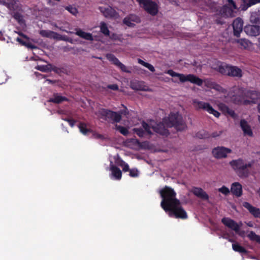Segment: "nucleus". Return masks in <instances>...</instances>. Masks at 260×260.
Returning <instances> with one entry per match:
<instances>
[{"label": "nucleus", "mask_w": 260, "mask_h": 260, "mask_svg": "<svg viewBox=\"0 0 260 260\" xmlns=\"http://www.w3.org/2000/svg\"><path fill=\"white\" fill-rule=\"evenodd\" d=\"M142 126L145 131L139 128L133 129L134 132L140 137H143L146 133L152 134L153 132L167 136L169 133L167 127L174 126L178 131L184 130L186 127L181 115L178 112L171 113L162 123H157L154 121H150L148 123L143 122Z\"/></svg>", "instance_id": "obj_1"}, {"label": "nucleus", "mask_w": 260, "mask_h": 260, "mask_svg": "<svg viewBox=\"0 0 260 260\" xmlns=\"http://www.w3.org/2000/svg\"><path fill=\"white\" fill-rule=\"evenodd\" d=\"M159 193L162 198L160 206L170 217L181 219L187 218V213L180 201L176 198V193L173 189L166 186L160 189Z\"/></svg>", "instance_id": "obj_2"}, {"label": "nucleus", "mask_w": 260, "mask_h": 260, "mask_svg": "<svg viewBox=\"0 0 260 260\" xmlns=\"http://www.w3.org/2000/svg\"><path fill=\"white\" fill-rule=\"evenodd\" d=\"M234 92H236V94H233L232 92L229 94V96L231 100L227 99L225 101L228 102L230 101L238 104L248 105L251 103H255L260 101V93L255 91H251L247 92L245 96L241 95V90L237 88L233 89Z\"/></svg>", "instance_id": "obj_3"}, {"label": "nucleus", "mask_w": 260, "mask_h": 260, "mask_svg": "<svg viewBox=\"0 0 260 260\" xmlns=\"http://www.w3.org/2000/svg\"><path fill=\"white\" fill-rule=\"evenodd\" d=\"M211 9L217 17L228 18L235 16L237 7L233 0H227V3L223 7H220L217 4H213Z\"/></svg>", "instance_id": "obj_4"}, {"label": "nucleus", "mask_w": 260, "mask_h": 260, "mask_svg": "<svg viewBox=\"0 0 260 260\" xmlns=\"http://www.w3.org/2000/svg\"><path fill=\"white\" fill-rule=\"evenodd\" d=\"M230 165L239 176H245L248 174V169L252 167L253 162H245L242 159H238L232 160L230 162Z\"/></svg>", "instance_id": "obj_5"}, {"label": "nucleus", "mask_w": 260, "mask_h": 260, "mask_svg": "<svg viewBox=\"0 0 260 260\" xmlns=\"http://www.w3.org/2000/svg\"><path fill=\"white\" fill-rule=\"evenodd\" d=\"M166 73L172 77L178 78L181 82L188 81L199 86L202 85L203 83L202 80L192 74L184 75L179 74L175 72L172 70L167 71Z\"/></svg>", "instance_id": "obj_6"}, {"label": "nucleus", "mask_w": 260, "mask_h": 260, "mask_svg": "<svg viewBox=\"0 0 260 260\" xmlns=\"http://www.w3.org/2000/svg\"><path fill=\"white\" fill-rule=\"evenodd\" d=\"M140 7L149 14L154 16L158 12V7L156 3L151 0H136Z\"/></svg>", "instance_id": "obj_7"}, {"label": "nucleus", "mask_w": 260, "mask_h": 260, "mask_svg": "<svg viewBox=\"0 0 260 260\" xmlns=\"http://www.w3.org/2000/svg\"><path fill=\"white\" fill-rule=\"evenodd\" d=\"M218 71L222 74L233 77H241L242 75L240 69L224 63H222L219 66Z\"/></svg>", "instance_id": "obj_8"}, {"label": "nucleus", "mask_w": 260, "mask_h": 260, "mask_svg": "<svg viewBox=\"0 0 260 260\" xmlns=\"http://www.w3.org/2000/svg\"><path fill=\"white\" fill-rule=\"evenodd\" d=\"M192 104L194 107L198 110L202 109L209 114H212L215 117H219L220 114L216 110H215L212 106L208 103L199 101L197 100H193Z\"/></svg>", "instance_id": "obj_9"}, {"label": "nucleus", "mask_w": 260, "mask_h": 260, "mask_svg": "<svg viewBox=\"0 0 260 260\" xmlns=\"http://www.w3.org/2000/svg\"><path fill=\"white\" fill-rule=\"evenodd\" d=\"M96 115L100 118L104 119H111L115 122H119L121 119V116L116 112H114L106 109H101Z\"/></svg>", "instance_id": "obj_10"}, {"label": "nucleus", "mask_w": 260, "mask_h": 260, "mask_svg": "<svg viewBox=\"0 0 260 260\" xmlns=\"http://www.w3.org/2000/svg\"><path fill=\"white\" fill-rule=\"evenodd\" d=\"M231 152V149L223 146L216 147L212 151L213 156L217 159L226 158L228 155Z\"/></svg>", "instance_id": "obj_11"}, {"label": "nucleus", "mask_w": 260, "mask_h": 260, "mask_svg": "<svg viewBox=\"0 0 260 260\" xmlns=\"http://www.w3.org/2000/svg\"><path fill=\"white\" fill-rule=\"evenodd\" d=\"M222 222L228 228L234 231L239 235H242L240 232H239V230L242 225L241 222L237 223L234 220L229 218L224 217L222 219Z\"/></svg>", "instance_id": "obj_12"}, {"label": "nucleus", "mask_w": 260, "mask_h": 260, "mask_svg": "<svg viewBox=\"0 0 260 260\" xmlns=\"http://www.w3.org/2000/svg\"><path fill=\"white\" fill-rule=\"evenodd\" d=\"M244 30L247 35L256 37L260 34V23L247 25L245 26Z\"/></svg>", "instance_id": "obj_13"}, {"label": "nucleus", "mask_w": 260, "mask_h": 260, "mask_svg": "<svg viewBox=\"0 0 260 260\" xmlns=\"http://www.w3.org/2000/svg\"><path fill=\"white\" fill-rule=\"evenodd\" d=\"M242 205L255 218H260V209L259 208L253 206L247 202H243Z\"/></svg>", "instance_id": "obj_14"}, {"label": "nucleus", "mask_w": 260, "mask_h": 260, "mask_svg": "<svg viewBox=\"0 0 260 260\" xmlns=\"http://www.w3.org/2000/svg\"><path fill=\"white\" fill-rule=\"evenodd\" d=\"M240 124L245 137H253V132L251 128L246 120L244 119L241 120Z\"/></svg>", "instance_id": "obj_15"}, {"label": "nucleus", "mask_w": 260, "mask_h": 260, "mask_svg": "<svg viewBox=\"0 0 260 260\" xmlns=\"http://www.w3.org/2000/svg\"><path fill=\"white\" fill-rule=\"evenodd\" d=\"M99 9L107 18L116 17L117 15L116 11L111 7H100Z\"/></svg>", "instance_id": "obj_16"}, {"label": "nucleus", "mask_w": 260, "mask_h": 260, "mask_svg": "<svg viewBox=\"0 0 260 260\" xmlns=\"http://www.w3.org/2000/svg\"><path fill=\"white\" fill-rule=\"evenodd\" d=\"M79 128L81 133H82L83 135H87L88 133L91 132L92 134V136L95 139H103V136L100 134H98L95 132H92L90 129L87 128L86 124L83 123H81L79 126Z\"/></svg>", "instance_id": "obj_17"}, {"label": "nucleus", "mask_w": 260, "mask_h": 260, "mask_svg": "<svg viewBox=\"0 0 260 260\" xmlns=\"http://www.w3.org/2000/svg\"><path fill=\"white\" fill-rule=\"evenodd\" d=\"M243 22L240 18H236L233 23V27L234 35L239 36L240 32L243 30Z\"/></svg>", "instance_id": "obj_18"}, {"label": "nucleus", "mask_w": 260, "mask_h": 260, "mask_svg": "<svg viewBox=\"0 0 260 260\" xmlns=\"http://www.w3.org/2000/svg\"><path fill=\"white\" fill-rule=\"evenodd\" d=\"M110 171L111 172V177L116 180H120L121 178L122 172L121 170L115 166L112 161L110 164Z\"/></svg>", "instance_id": "obj_19"}, {"label": "nucleus", "mask_w": 260, "mask_h": 260, "mask_svg": "<svg viewBox=\"0 0 260 260\" xmlns=\"http://www.w3.org/2000/svg\"><path fill=\"white\" fill-rule=\"evenodd\" d=\"M140 22L139 17L135 15H130L123 19V23L128 26H133L135 23Z\"/></svg>", "instance_id": "obj_20"}, {"label": "nucleus", "mask_w": 260, "mask_h": 260, "mask_svg": "<svg viewBox=\"0 0 260 260\" xmlns=\"http://www.w3.org/2000/svg\"><path fill=\"white\" fill-rule=\"evenodd\" d=\"M231 191L235 196L240 197L242 193V185L238 182H234L231 185Z\"/></svg>", "instance_id": "obj_21"}, {"label": "nucleus", "mask_w": 260, "mask_h": 260, "mask_svg": "<svg viewBox=\"0 0 260 260\" xmlns=\"http://www.w3.org/2000/svg\"><path fill=\"white\" fill-rule=\"evenodd\" d=\"M193 193L199 198L203 200H208V194L201 188L194 187L192 189Z\"/></svg>", "instance_id": "obj_22"}, {"label": "nucleus", "mask_w": 260, "mask_h": 260, "mask_svg": "<svg viewBox=\"0 0 260 260\" xmlns=\"http://www.w3.org/2000/svg\"><path fill=\"white\" fill-rule=\"evenodd\" d=\"M217 105L219 109L221 110L223 113L227 114L233 117H235L236 116V114L234 111L233 110L229 109L224 104L219 103Z\"/></svg>", "instance_id": "obj_23"}, {"label": "nucleus", "mask_w": 260, "mask_h": 260, "mask_svg": "<svg viewBox=\"0 0 260 260\" xmlns=\"http://www.w3.org/2000/svg\"><path fill=\"white\" fill-rule=\"evenodd\" d=\"M40 34L43 37H47L49 38L54 39H58L60 38L58 34L51 30H43L40 31Z\"/></svg>", "instance_id": "obj_24"}, {"label": "nucleus", "mask_w": 260, "mask_h": 260, "mask_svg": "<svg viewBox=\"0 0 260 260\" xmlns=\"http://www.w3.org/2000/svg\"><path fill=\"white\" fill-rule=\"evenodd\" d=\"M132 88L137 90L149 91L152 90L142 82H137L133 85Z\"/></svg>", "instance_id": "obj_25"}, {"label": "nucleus", "mask_w": 260, "mask_h": 260, "mask_svg": "<svg viewBox=\"0 0 260 260\" xmlns=\"http://www.w3.org/2000/svg\"><path fill=\"white\" fill-rule=\"evenodd\" d=\"M76 34L80 37L88 41H92L93 38L90 33L85 32L81 29L76 31Z\"/></svg>", "instance_id": "obj_26"}, {"label": "nucleus", "mask_w": 260, "mask_h": 260, "mask_svg": "<svg viewBox=\"0 0 260 260\" xmlns=\"http://www.w3.org/2000/svg\"><path fill=\"white\" fill-rule=\"evenodd\" d=\"M250 22L251 24L260 23V13L259 12H254L251 13L250 17Z\"/></svg>", "instance_id": "obj_27"}, {"label": "nucleus", "mask_w": 260, "mask_h": 260, "mask_svg": "<svg viewBox=\"0 0 260 260\" xmlns=\"http://www.w3.org/2000/svg\"><path fill=\"white\" fill-rule=\"evenodd\" d=\"M239 46L242 48L247 49L251 46V43L248 40L245 39H239L236 41Z\"/></svg>", "instance_id": "obj_28"}, {"label": "nucleus", "mask_w": 260, "mask_h": 260, "mask_svg": "<svg viewBox=\"0 0 260 260\" xmlns=\"http://www.w3.org/2000/svg\"><path fill=\"white\" fill-rule=\"evenodd\" d=\"M131 126H126V127H123L122 126L118 125L116 124L115 126V128L116 130L118 131L121 134L124 136H127L129 132L128 129L130 128Z\"/></svg>", "instance_id": "obj_29"}, {"label": "nucleus", "mask_w": 260, "mask_h": 260, "mask_svg": "<svg viewBox=\"0 0 260 260\" xmlns=\"http://www.w3.org/2000/svg\"><path fill=\"white\" fill-rule=\"evenodd\" d=\"M67 99L65 97L62 96L58 94H54L53 97L51 98L49 101L55 103H60Z\"/></svg>", "instance_id": "obj_30"}, {"label": "nucleus", "mask_w": 260, "mask_h": 260, "mask_svg": "<svg viewBox=\"0 0 260 260\" xmlns=\"http://www.w3.org/2000/svg\"><path fill=\"white\" fill-rule=\"evenodd\" d=\"M138 62L139 63L142 64V66L148 69L150 71L152 72H154L155 71V69L154 67L151 64L146 62L140 58L138 59Z\"/></svg>", "instance_id": "obj_31"}, {"label": "nucleus", "mask_w": 260, "mask_h": 260, "mask_svg": "<svg viewBox=\"0 0 260 260\" xmlns=\"http://www.w3.org/2000/svg\"><path fill=\"white\" fill-rule=\"evenodd\" d=\"M100 29H101V31L103 34H104L105 35H106V36L109 35V30L108 29L107 24L105 22H102L101 23Z\"/></svg>", "instance_id": "obj_32"}, {"label": "nucleus", "mask_w": 260, "mask_h": 260, "mask_svg": "<svg viewBox=\"0 0 260 260\" xmlns=\"http://www.w3.org/2000/svg\"><path fill=\"white\" fill-rule=\"evenodd\" d=\"M232 248L234 251L240 253H245L246 252V250L238 243H233L232 244Z\"/></svg>", "instance_id": "obj_33"}, {"label": "nucleus", "mask_w": 260, "mask_h": 260, "mask_svg": "<svg viewBox=\"0 0 260 260\" xmlns=\"http://www.w3.org/2000/svg\"><path fill=\"white\" fill-rule=\"evenodd\" d=\"M247 236L251 240L255 241L257 242H260V236L258 235H257L255 233H254L253 232H250L247 235Z\"/></svg>", "instance_id": "obj_34"}, {"label": "nucleus", "mask_w": 260, "mask_h": 260, "mask_svg": "<svg viewBox=\"0 0 260 260\" xmlns=\"http://www.w3.org/2000/svg\"><path fill=\"white\" fill-rule=\"evenodd\" d=\"M107 58L112 62L114 64L115 66L118 63V62L119 61L118 58H117L114 55L111 54H108L106 55Z\"/></svg>", "instance_id": "obj_35"}, {"label": "nucleus", "mask_w": 260, "mask_h": 260, "mask_svg": "<svg viewBox=\"0 0 260 260\" xmlns=\"http://www.w3.org/2000/svg\"><path fill=\"white\" fill-rule=\"evenodd\" d=\"M118 67L122 72L130 73L131 72L128 68L123 63H122L120 61L118 62V63L116 65Z\"/></svg>", "instance_id": "obj_36"}, {"label": "nucleus", "mask_w": 260, "mask_h": 260, "mask_svg": "<svg viewBox=\"0 0 260 260\" xmlns=\"http://www.w3.org/2000/svg\"><path fill=\"white\" fill-rule=\"evenodd\" d=\"M243 1L244 3L247 6V7L256 3H260V0H243Z\"/></svg>", "instance_id": "obj_37"}, {"label": "nucleus", "mask_w": 260, "mask_h": 260, "mask_svg": "<svg viewBox=\"0 0 260 260\" xmlns=\"http://www.w3.org/2000/svg\"><path fill=\"white\" fill-rule=\"evenodd\" d=\"M218 191L224 195H227L230 192L229 188L225 186H222L221 188H219Z\"/></svg>", "instance_id": "obj_38"}, {"label": "nucleus", "mask_w": 260, "mask_h": 260, "mask_svg": "<svg viewBox=\"0 0 260 260\" xmlns=\"http://www.w3.org/2000/svg\"><path fill=\"white\" fill-rule=\"evenodd\" d=\"M66 9L74 15H76L78 13V10L75 7L72 6H68L66 8Z\"/></svg>", "instance_id": "obj_39"}, {"label": "nucleus", "mask_w": 260, "mask_h": 260, "mask_svg": "<svg viewBox=\"0 0 260 260\" xmlns=\"http://www.w3.org/2000/svg\"><path fill=\"white\" fill-rule=\"evenodd\" d=\"M129 175L132 177H137L138 175V171L137 170H131L129 171Z\"/></svg>", "instance_id": "obj_40"}, {"label": "nucleus", "mask_w": 260, "mask_h": 260, "mask_svg": "<svg viewBox=\"0 0 260 260\" xmlns=\"http://www.w3.org/2000/svg\"><path fill=\"white\" fill-rule=\"evenodd\" d=\"M117 157H118V156ZM116 163L117 165L120 166L122 168H123V167L124 166V165L122 164V163L125 164L124 161L119 158H117V159L116 160Z\"/></svg>", "instance_id": "obj_41"}, {"label": "nucleus", "mask_w": 260, "mask_h": 260, "mask_svg": "<svg viewBox=\"0 0 260 260\" xmlns=\"http://www.w3.org/2000/svg\"><path fill=\"white\" fill-rule=\"evenodd\" d=\"M36 69L43 72H46L48 70L47 67L44 66H38Z\"/></svg>", "instance_id": "obj_42"}, {"label": "nucleus", "mask_w": 260, "mask_h": 260, "mask_svg": "<svg viewBox=\"0 0 260 260\" xmlns=\"http://www.w3.org/2000/svg\"><path fill=\"white\" fill-rule=\"evenodd\" d=\"M212 87H213V88H214L218 91H221V92L223 91V89H222V88L218 85L214 84L212 85Z\"/></svg>", "instance_id": "obj_43"}, {"label": "nucleus", "mask_w": 260, "mask_h": 260, "mask_svg": "<svg viewBox=\"0 0 260 260\" xmlns=\"http://www.w3.org/2000/svg\"><path fill=\"white\" fill-rule=\"evenodd\" d=\"M107 87L109 89H112L113 90H117L118 89V87L116 84L109 85L107 86Z\"/></svg>", "instance_id": "obj_44"}, {"label": "nucleus", "mask_w": 260, "mask_h": 260, "mask_svg": "<svg viewBox=\"0 0 260 260\" xmlns=\"http://www.w3.org/2000/svg\"><path fill=\"white\" fill-rule=\"evenodd\" d=\"M122 164L124 165V166L122 168V170L124 172L128 171L129 170V166H128V164L126 163H125V164L123 163Z\"/></svg>", "instance_id": "obj_45"}, {"label": "nucleus", "mask_w": 260, "mask_h": 260, "mask_svg": "<svg viewBox=\"0 0 260 260\" xmlns=\"http://www.w3.org/2000/svg\"><path fill=\"white\" fill-rule=\"evenodd\" d=\"M122 164L124 165V166L122 168V170L124 172L128 171L129 170V166H128V164L126 163H125V164L123 163Z\"/></svg>", "instance_id": "obj_46"}, {"label": "nucleus", "mask_w": 260, "mask_h": 260, "mask_svg": "<svg viewBox=\"0 0 260 260\" xmlns=\"http://www.w3.org/2000/svg\"><path fill=\"white\" fill-rule=\"evenodd\" d=\"M111 39L114 40H120V38L116 35L113 34L110 37Z\"/></svg>", "instance_id": "obj_47"}, {"label": "nucleus", "mask_w": 260, "mask_h": 260, "mask_svg": "<svg viewBox=\"0 0 260 260\" xmlns=\"http://www.w3.org/2000/svg\"><path fill=\"white\" fill-rule=\"evenodd\" d=\"M24 46H26L27 48H35L36 47L32 45L31 43L28 42H25V45Z\"/></svg>", "instance_id": "obj_48"}, {"label": "nucleus", "mask_w": 260, "mask_h": 260, "mask_svg": "<svg viewBox=\"0 0 260 260\" xmlns=\"http://www.w3.org/2000/svg\"><path fill=\"white\" fill-rule=\"evenodd\" d=\"M16 41L17 42H18L19 43H20L21 44H22V45H25L26 42L24 41L21 38H17Z\"/></svg>", "instance_id": "obj_49"}, {"label": "nucleus", "mask_w": 260, "mask_h": 260, "mask_svg": "<svg viewBox=\"0 0 260 260\" xmlns=\"http://www.w3.org/2000/svg\"><path fill=\"white\" fill-rule=\"evenodd\" d=\"M220 132L219 133H217V132H215V133H213L212 134V137H218L220 135Z\"/></svg>", "instance_id": "obj_50"}, {"label": "nucleus", "mask_w": 260, "mask_h": 260, "mask_svg": "<svg viewBox=\"0 0 260 260\" xmlns=\"http://www.w3.org/2000/svg\"><path fill=\"white\" fill-rule=\"evenodd\" d=\"M69 123V124L71 125V126L73 127L74 125V122L71 120H67Z\"/></svg>", "instance_id": "obj_51"}, {"label": "nucleus", "mask_w": 260, "mask_h": 260, "mask_svg": "<svg viewBox=\"0 0 260 260\" xmlns=\"http://www.w3.org/2000/svg\"><path fill=\"white\" fill-rule=\"evenodd\" d=\"M246 224L250 227H253V223L251 221H249L248 222H246Z\"/></svg>", "instance_id": "obj_52"}, {"label": "nucleus", "mask_w": 260, "mask_h": 260, "mask_svg": "<svg viewBox=\"0 0 260 260\" xmlns=\"http://www.w3.org/2000/svg\"><path fill=\"white\" fill-rule=\"evenodd\" d=\"M19 35H20L22 37H23L24 39H26V40H28V38L24 35L18 33Z\"/></svg>", "instance_id": "obj_53"}, {"label": "nucleus", "mask_w": 260, "mask_h": 260, "mask_svg": "<svg viewBox=\"0 0 260 260\" xmlns=\"http://www.w3.org/2000/svg\"><path fill=\"white\" fill-rule=\"evenodd\" d=\"M216 22H217V23H220V24H221V23H223L222 21L220 20H218V19H216Z\"/></svg>", "instance_id": "obj_54"}, {"label": "nucleus", "mask_w": 260, "mask_h": 260, "mask_svg": "<svg viewBox=\"0 0 260 260\" xmlns=\"http://www.w3.org/2000/svg\"><path fill=\"white\" fill-rule=\"evenodd\" d=\"M239 232H240L242 234L241 236H243L244 235V232L242 231H240V229L239 230Z\"/></svg>", "instance_id": "obj_55"}, {"label": "nucleus", "mask_w": 260, "mask_h": 260, "mask_svg": "<svg viewBox=\"0 0 260 260\" xmlns=\"http://www.w3.org/2000/svg\"><path fill=\"white\" fill-rule=\"evenodd\" d=\"M8 1V3H13L14 1V0H7Z\"/></svg>", "instance_id": "obj_56"}, {"label": "nucleus", "mask_w": 260, "mask_h": 260, "mask_svg": "<svg viewBox=\"0 0 260 260\" xmlns=\"http://www.w3.org/2000/svg\"><path fill=\"white\" fill-rule=\"evenodd\" d=\"M257 193L260 197V188L257 191Z\"/></svg>", "instance_id": "obj_57"}, {"label": "nucleus", "mask_w": 260, "mask_h": 260, "mask_svg": "<svg viewBox=\"0 0 260 260\" xmlns=\"http://www.w3.org/2000/svg\"><path fill=\"white\" fill-rule=\"evenodd\" d=\"M46 81L48 82L49 83H52V81H51L50 80H47Z\"/></svg>", "instance_id": "obj_58"}, {"label": "nucleus", "mask_w": 260, "mask_h": 260, "mask_svg": "<svg viewBox=\"0 0 260 260\" xmlns=\"http://www.w3.org/2000/svg\"><path fill=\"white\" fill-rule=\"evenodd\" d=\"M258 111L260 113V104L258 106Z\"/></svg>", "instance_id": "obj_59"}, {"label": "nucleus", "mask_w": 260, "mask_h": 260, "mask_svg": "<svg viewBox=\"0 0 260 260\" xmlns=\"http://www.w3.org/2000/svg\"><path fill=\"white\" fill-rule=\"evenodd\" d=\"M229 241L230 242H233V240H232V239H229Z\"/></svg>", "instance_id": "obj_60"}]
</instances>
